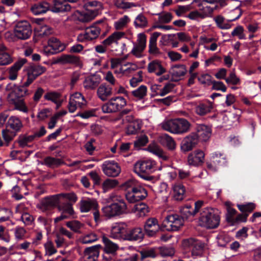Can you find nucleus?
Listing matches in <instances>:
<instances>
[{
    "instance_id": "obj_31",
    "label": "nucleus",
    "mask_w": 261,
    "mask_h": 261,
    "mask_svg": "<svg viewBox=\"0 0 261 261\" xmlns=\"http://www.w3.org/2000/svg\"><path fill=\"white\" fill-rule=\"evenodd\" d=\"M213 109L212 103L208 101L200 102L195 106V112L199 116H204L210 113Z\"/></svg>"
},
{
    "instance_id": "obj_40",
    "label": "nucleus",
    "mask_w": 261,
    "mask_h": 261,
    "mask_svg": "<svg viewBox=\"0 0 261 261\" xmlns=\"http://www.w3.org/2000/svg\"><path fill=\"white\" fill-rule=\"evenodd\" d=\"M161 35L159 32H154L151 35L149 43V52L151 54L156 55L160 53L159 49L156 46L157 38Z\"/></svg>"
},
{
    "instance_id": "obj_43",
    "label": "nucleus",
    "mask_w": 261,
    "mask_h": 261,
    "mask_svg": "<svg viewBox=\"0 0 261 261\" xmlns=\"http://www.w3.org/2000/svg\"><path fill=\"white\" fill-rule=\"evenodd\" d=\"M13 62L10 54L7 51V48L4 46H0V65H7Z\"/></svg>"
},
{
    "instance_id": "obj_35",
    "label": "nucleus",
    "mask_w": 261,
    "mask_h": 261,
    "mask_svg": "<svg viewBox=\"0 0 261 261\" xmlns=\"http://www.w3.org/2000/svg\"><path fill=\"white\" fill-rule=\"evenodd\" d=\"M198 140L206 141L211 137L212 131L210 127L204 124H200L197 128Z\"/></svg>"
},
{
    "instance_id": "obj_34",
    "label": "nucleus",
    "mask_w": 261,
    "mask_h": 261,
    "mask_svg": "<svg viewBox=\"0 0 261 261\" xmlns=\"http://www.w3.org/2000/svg\"><path fill=\"white\" fill-rule=\"evenodd\" d=\"M57 62L62 64H72L76 66L81 65L80 58L78 56L71 55H63L57 59Z\"/></svg>"
},
{
    "instance_id": "obj_59",
    "label": "nucleus",
    "mask_w": 261,
    "mask_h": 261,
    "mask_svg": "<svg viewBox=\"0 0 261 261\" xmlns=\"http://www.w3.org/2000/svg\"><path fill=\"white\" fill-rule=\"evenodd\" d=\"M147 93V87L145 86L142 85L137 89L132 92V94L134 97L138 99H143Z\"/></svg>"
},
{
    "instance_id": "obj_5",
    "label": "nucleus",
    "mask_w": 261,
    "mask_h": 261,
    "mask_svg": "<svg viewBox=\"0 0 261 261\" xmlns=\"http://www.w3.org/2000/svg\"><path fill=\"white\" fill-rule=\"evenodd\" d=\"M103 25L100 21H97L92 25L86 28L85 31L80 34L77 40L80 42H87L96 39L99 36Z\"/></svg>"
},
{
    "instance_id": "obj_57",
    "label": "nucleus",
    "mask_w": 261,
    "mask_h": 261,
    "mask_svg": "<svg viewBox=\"0 0 261 261\" xmlns=\"http://www.w3.org/2000/svg\"><path fill=\"white\" fill-rule=\"evenodd\" d=\"M34 140L32 135L25 136L21 135L19 136L16 142L18 143L19 146L23 148L28 145V144Z\"/></svg>"
},
{
    "instance_id": "obj_25",
    "label": "nucleus",
    "mask_w": 261,
    "mask_h": 261,
    "mask_svg": "<svg viewBox=\"0 0 261 261\" xmlns=\"http://www.w3.org/2000/svg\"><path fill=\"white\" fill-rule=\"evenodd\" d=\"M112 94V88L105 83L101 84L97 89V95L103 101H106Z\"/></svg>"
},
{
    "instance_id": "obj_26",
    "label": "nucleus",
    "mask_w": 261,
    "mask_h": 261,
    "mask_svg": "<svg viewBox=\"0 0 261 261\" xmlns=\"http://www.w3.org/2000/svg\"><path fill=\"white\" fill-rule=\"evenodd\" d=\"M147 71L149 73H154L158 76H160L166 72V69L162 66L161 62L157 60L152 61L148 64Z\"/></svg>"
},
{
    "instance_id": "obj_12",
    "label": "nucleus",
    "mask_w": 261,
    "mask_h": 261,
    "mask_svg": "<svg viewBox=\"0 0 261 261\" xmlns=\"http://www.w3.org/2000/svg\"><path fill=\"white\" fill-rule=\"evenodd\" d=\"M29 86L25 85V82L22 86H16L12 83L8 84L6 87V90L9 91L8 97L20 98L28 95V91L27 87Z\"/></svg>"
},
{
    "instance_id": "obj_41",
    "label": "nucleus",
    "mask_w": 261,
    "mask_h": 261,
    "mask_svg": "<svg viewBox=\"0 0 261 261\" xmlns=\"http://www.w3.org/2000/svg\"><path fill=\"white\" fill-rule=\"evenodd\" d=\"M48 47L53 49V51L49 50V51L53 54L62 51L65 48V45L62 44L58 39L55 38L49 39Z\"/></svg>"
},
{
    "instance_id": "obj_9",
    "label": "nucleus",
    "mask_w": 261,
    "mask_h": 261,
    "mask_svg": "<svg viewBox=\"0 0 261 261\" xmlns=\"http://www.w3.org/2000/svg\"><path fill=\"white\" fill-rule=\"evenodd\" d=\"M125 33L123 32H114L102 41V44L95 46L96 51L100 54L105 53L107 51V47L108 46H111L113 43L118 44V41L121 38L125 37Z\"/></svg>"
},
{
    "instance_id": "obj_45",
    "label": "nucleus",
    "mask_w": 261,
    "mask_h": 261,
    "mask_svg": "<svg viewBox=\"0 0 261 261\" xmlns=\"http://www.w3.org/2000/svg\"><path fill=\"white\" fill-rule=\"evenodd\" d=\"M198 6L200 8V10L202 12L205 18L210 17L213 14L214 11L217 8L218 5L212 6L203 2H199Z\"/></svg>"
},
{
    "instance_id": "obj_36",
    "label": "nucleus",
    "mask_w": 261,
    "mask_h": 261,
    "mask_svg": "<svg viewBox=\"0 0 261 261\" xmlns=\"http://www.w3.org/2000/svg\"><path fill=\"white\" fill-rule=\"evenodd\" d=\"M186 67L184 65L173 66L170 69V73L175 81H178L187 73Z\"/></svg>"
},
{
    "instance_id": "obj_58",
    "label": "nucleus",
    "mask_w": 261,
    "mask_h": 261,
    "mask_svg": "<svg viewBox=\"0 0 261 261\" xmlns=\"http://www.w3.org/2000/svg\"><path fill=\"white\" fill-rule=\"evenodd\" d=\"M61 95L57 92H48L44 95V98L47 100H50L56 103L58 106L60 105V101Z\"/></svg>"
},
{
    "instance_id": "obj_38",
    "label": "nucleus",
    "mask_w": 261,
    "mask_h": 261,
    "mask_svg": "<svg viewBox=\"0 0 261 261\" xmlns=\"http://www.w3.org/2000/svg\"><path fill=\"white\" fill-rule=\"evenodd\" d=\"M139 183L135 179H129L126 180L121 185V188L125 191V195L126 198L129 193H132L139 185Z\"/></svg>"
},
{
    "instance_id": "obj_21",
    "label": "nucleus",
    "mask_w": 261,
    "mask_h": 261,
    "mask_svg": "<svg viewBox=\"0 0 261 261\" xmlns=\"http://www.w3.org/2000/svg\"><path fill=\"white\" fill-rule=\"evenodd\" d=\"M80 209L82 213H87L95 210L98 207V204L95 199L86 198L82 199L79 202Z\"/></svg>"
},
{
    "instance_id": "obj_50",
    "label": "nucleus",
    "mask_w": 261,
    "mask_h": 261,
    "mask_svg": "<svg viewBox=\"0 0 261 261\" xmlns=\"http://www.w3.org/2000/svg\"><path fill=\"white\" fill-rule=\"evenodd\" d=\"M17 133L11 130L7 127L2 131V135L5 143H3V145L8 146L9 143L11 142L14 138L16 136Z\"/></svg>"
},
{
    "instance_id": "obj_48",
    "label": "nucleus",
    "mask_w": 261,
    "mask_h": 261,
    "mask_svg": "<svg viewBox=\"0 0 261 261\" xmlns=\"http://www.w3.org/2000/svg\"><path fill=\"white\" fill-rule=\"evenodd\" d=\"M85 6L87 9L91 8V9H89L93 13H96V15H98L99 11L102 9V4L100 2L97 1H91L90 2H86Z\"/></svg>"
},
{
    "instance_id": "obj_16",
    "label": "nucleus",
    "mask_w": 261,
    "mask_h": 261,
    "mask_svg": "<svg viewBox=\"0 0 261 261\" xmlns=\"http://www.w3.org/2000/svg\"><path fill=\"white\" fill-rule=\"evenodd\" d=\"M46 68L40 65L30 66L27 71L28 79L25 82V86H29L39 75L45 72Z\"/></svg>"
},
{
    "instance_id": "obj_44",
    "label": "nucleus",
    "mask_w": 261,
    "mask_h": 261,
    "mask_svg": "<svg viewBox=\"0 0 261 261\" xmlns=\"http://www.w3.org/2000/svg\"><path fill=\"white\" fill-rule=\"evenodd\" d=\"M102 241L105 245L104 250L108 253H113L118 249L117 244L112 242L106 236L102 237Z\"/></svg>"
},
{
    "instance_id": "obj_3",
    "label": "nucleus",
    "mask_w": 261,
    "mask_h": 261,
    "mask_svg": "<svg viewBox=\"0 0 261 261\" xmlns=\"http://www.w3.org/2000/svg\"><path fill=\"white\" fill-rule=\"evenodd\" d=\"M155 165V162L151 160L140 161L135 164L134 171L141 178L150 180L153 178L149 174L154 170Z\"/></svg>"
},
{
    "instance_id": "obj_62",
    "label": "nucleus",
    "mask_w": 261,
    "mask_h": 261,
    "mask_svg": "<svg viewBox=\"0 0 261 261\" xmlns=\"http://www.w3.org/2000/svg\"><path fill=\"white\" fill-rule=\"evenodd\" d=\"M214 20L218 28L221 29H229L231 25L228 23H225V18L221 15H218L214 18Z\"/></svg>"
},
{
    "instance_id": "obj_39",
    "label": "nucleus",
    "mask_w": 261,
    "mask_h": 261,
    "mask_svg": "<svg viewBox=\"0 0 261 261\" xmlns=\"http://www.w3.org/2000/svg\"><path fill=\"white\" fill-rule=\"evenodd\" d=\"M8 100L11 104L14 106L15 109L23 113L28 112V109L23 98L8 97Z\"/></svg>"
},
{
    "instance_id": "obj_55",
    "label": "nucleus",
    "mask_w": 261,
    "mask_h": 261,
    "mask_svg": "<svg viewBox=\"0 0 261 261\" xmlns=\"http://www.w3.org/2000/svg\"><path fill=\"white\" fill-rule=\"evenodd\" d=\"M130 19L127 15H124L114 23V28L117 30H121L129 22Z\"/></svg>"
},
{
    "instance_id": "obj_46",
    "label": "nucleus",
    "mask_w": 261,
    "mask_h": 261,
    "mask_svg": "<svg viewBox=\"0 0 261 261\" xmlns=\"http://www.w3.org/2000/svg\"><path fill=\"white\" fill-rule=\"evenodd\" d=\"M100 83L99 79L96 76L87 77L84 83V87L87 89H94Z\"/></svg>"
},
{
    "instance_id": "obj_51",
    "label": "nucleus",
    "mask_w": 261,
    "mask_h": 261,
    "mask_svg": "<svg viewBox=\"0 0 261 261\" xmlns=\"http://www.w3.org/2000/svg\"><path fill=\"white\" fill-rule=\"evenodd\" d=\"M134 23L136 28H145L148 25V20L147 18L141 13L136 17Z\"/></svg>"
},
{
    "instance_id": "obj_27",
    "label": "nucleus",
    "mask_w": 261,
    "mask_h": 261,
    "mask_svg": "<svg viewBox=\"0 0 261 261\" xmlns=\"http://www.w3.org/2000/svg\"><path fill=\"white\" fill-rule=\"evenodd\" d=\"M144 238L142 229L139 227L131 229L126 231L125 240L129 241H141Z\"/></svg>"
},
{
    "instance_id": "obj_11",
    "label": "nucleus",
    "mask_w": 261,
    "mask_h": 261,
    "mask_svg": "<svg viewBox=\"0 0 261 261\" xmlns=\"http://www.w3.org/2000/svg\"><path fill=\"white\" fill-rule=\"evenodd\" d=\"M101 169L103 173L109 177H115L118 176L121 172L120 165L114 161H106L101 165Z\"/></svg>"
},
{
    "instance_id": "obj_42",
    "label": "nucleus",
    "mask_w": 261,
    "mask_h": 261,
    "mask_svg": "<svg viewBox=\"0 0 261 261\" xmlns=\"http://www.w3.org/2000/svg\"><path fill=\"white\" fill-rule=\"evenodd\" d=\"M148 149L150 152L155 154L163 161H167L169 159L168 155L158 145L154 144H150L148 146Z\"/></svg>"
},
{
    "instance_id": "obj_15",
    "label": "nucleus",
    "mask_w": 261,
    "mask_h": 261,
    "mask_svg": "<svg viewBox=\"0 0 261 261\" xmlns=\"http://www.w3.org/2000/svg\"><path fill=\"white\" fill-rule=\"evenodd\" d=\"M225 155L221 153L215 152L212 154L210 160L207 161V167L211 170H216L219 166L226 164Z\"/></svg>"
},
{
    "instance_id": "obj_64",
    "label": "nucleus",
    "mask_w": 261,
    "mask_h": 261,
    "mask_svg": "<svg viewBox=\"0 0 261 261\" xmlns=\"http://www.w3.org/2000/svg\"><path fill=\"white\" fill-rule=\"evenodd\" d=\"M98 239V236L95 232H90L86 234L81 239L83 244H89L95 242Z\"/></svg>"
},
{
    "instance_id": "obj_18",
    "label": "nucleus",
    "mask_w": 261,
    "mask_h": 261,
    "mask_svg": "<svg viewBox=\"0 0 261 261\" xmlns=\"http://www.w3.org/2000/svg\"><path fill=\"white\" fill-rule=\"evenodd\" d=\"M198 142V136L196 134L191 133L184 138L180 145L181 149L184 152L190 151Z\"/></svg>"
},
{
    "instance_id": "obj_22",
    "label": "nucleus",
    "mask_w": 261,
    "mask_h": 261,
    "mask_svg": "<svg viewBox=\"0 0 261 261\" xmlns=\"http://www.w3.org/2000/svg\"><path fill=\"white\" fill-rule=\"evenodd\" d=\"M100 245H96L86 248L84 252V261H96L99 255Z\"/></svg>"
},
{
    "instance_id": "obj_10",
    "label": "nucleus",
    "mask_w": 261,
    "mask_h": 261,
    "mask_svg": "<svg viewBox=\"0 0 261 261\" xmlns=\"http://www.w3.org/2000/svg\"><path fill=\"white\" fill-rule=\"evenodd\" d=\"M32 32L30 23L25 20L17 22L14 29L15 36L21 40H26L30 38Z\"/></svg>"
},
{
    "instance_id": "obj_8",
    "label": "nucleus",
    "mask_w": 261,
    "mask_h": 261,
    "mask_svg": "<svg viewBox=\"0 0 261 261\" xmlns=\"http://www.w3.org/2000/svg\"><path fill=\"white\" fill-rule=\"evenodd\" d=\"M126 210L127 205L123 200L107 205L102 208V211L106 217L111 218L126 213Z\"/></svg>"
},
{
    "instance_id": "obj_7",
    "label": "nucleus",
    "mask_w": 261,
    "mask_h": 261,
    "mask_svg": "<svg viewBox=\"0 0 261 261\" xmlns=\"http://www.w3.org/2000/svg\"><path fill=\"white\" fill-rule=\"evenodd\" d=\"M126 105V101L122 96H116L111 98L107 102L103 105L102 111L105 113L117 112Z\"/></svg>"
},
{
    "instance_id": "obj_19",
    "label": "nucleus",
    "mask_w": 261,
    "mask_h": 261,
    "mask_svg": "<svg viewBox=\"0 0 261 261\" xmlns=\"http://www.w3.org/2000/svg\"><path fill=\"white\" fill-rule=\"evenodd\" d=\"M126 231L127 225L125 223H116L111 228L110 236L114 239L125 240Z\"/></svg>"
},
{
    "instance_id": "obj_56",
    "label": "nucleus",
    "mask_w": 261,
    "mask_h": 261,
    "mask_svg": "<svg viewBox=\"0 0 261 261\" xmlns=\"http://www.w3.org/2000/svg\"><path fill=\"white\" fill-rule=\"evenodd\" d=\"M141 124L139 120L135 121L129 124L126 128L128 135H133L137 133L141 129Z\"/></svg>"
},
{
    "instance_id": "obj_52",
    "label": "nucleus",
    "mask_w": 261,
    "mask_h": 261,
    "mask_svg": "<svg viewBox=\"0 0 261 261\" xmlns=\"http://www.w3.org/2000/svg\"><path fill=\"white\" fill-rule=\"evenodd\" d=\"M137 215L139 217H144L149 212V208L145 203L141 202L135 205Z\"/></svg>"
},
{
    "instance_id": "obj_14",
    "label": "nucleus",
    "mask_w": 261,
    "mask_h": 261,
    "mask_svg": "<svg viewBox=\"0 0 261 261\" xmlns=\"http://www.w3.org/2000/svg\"><path fill=\"white\" fill-rule=\"evenodd\" d=\"M146 46V36L144 33H140L137 36V43L134 44L130 53L137 58H142Z\"/></svg>"
},
{
    "instance_id": "obj_29",
    "label": "nucleus",
    "mask_w": 261,
    "mask_h": 261,
    "mask_svg": "<svg viewBox=\"0 0 261 261\" xmlns=\"http://www.w3.org/2000/svg\"><path fill=\"white\" fill-rule=\"evenodd\" d=\"M71 6L66 0H54L53 6H50V11L55 12H63L69 11Z\"/></svg>"
},
{
    "instance_id": "obj_13",
    "label": "nucleus",
    "mask_w": 261,
    "mask_h": 261,
    "mask_svg": "<svg viewBox=\"0 0 261 261\" xmlns=\"http://www.w3.org/2000/svg\"><path fill=\"white\" fill-rule=\"evenodd\" d=\"M87 103L85 97L81 93L76 92L72 94L69 100L68 108L69 112L73 113L75 111L77 107L80 108H84Z\"/></svg>"
},
{
    "instance_id": "obj_23",
    "label": "nucleus",
    "mask_w": 261,
    "mask_h": 261,
    "mask_svg": "<svg viewBox=\"0 0 261 261\" xmlns=\"http://www.w3.org/2000/svg\"><path fill=\"white\" fill-rule=\"evenodd\" d=\"M204 159V152L200 150H196L189 154L188 164L190 166H198L203 163Z\"/></svg>"
},
{
    "instance_id": "obj_1",
    "label": "nucleus",
    "mask_w": 261,
    "mask_h": 261,
    "mask_svg": "<svg viewBox=\"0 0 261 261\" xmlns=\"http://www.w3.org/2000/svg\"><path fill=\"white\" fill-rule=\"evenodd\" d=\"M220 217L217 210L208 207L202 208L200 213L199 224L209 229L217 228L220 224Z\"/></svg>"
},
{
    "instance_id": "obj_24",
    "label": "nucleus",
    "mask_w": 261,
    "mask_h": 261,
    "mask_svg": "<svg viewBox=\"0 0 261 261\" xmlns=\"http://www.w3.org/2000/svg\"><path fill=\"white\" fill-rule=\"evenodd\" d=\"M60 203L58 194L47 197L41 201L39 208L43 211L52 208Z\"/></svg>"
},
{
    "instance_id": "obj_6",
    "label": "nucleus",
    "mask_w": 261,
    "mask_h": 261,
    "mask_svg": "<svg viewBox=\"0 0 261 261\" xmlns=\"http://www.w3.org/2000/svg\"><path fill=\"white\" fill-rule=\"evenodd\" d=\"M184 220L177 214H171L166 217L162 227L168 231H178L183 225Z\"/></svg>"
},
{
    "instance_id": "obj_49",
    "label": "nucleus",
    "mask_w": 261,
    "mask_h": 261,
    "mask_svg": "<svg viewBox=\"0 0 261 261\" xmlns=\"http://www.w3.org/2000/svg\"><path fill=\"white\" fill-rule=\"evenodd\" d=\"M59 211L65 214L67 216L71 217L74 214V210L72 205L70 203L63 202L60 203L58 205Z\"/></svg>"
},
{
    "instance_id": "obj_4",
    "label": "nucleus",
    "mask_w": 261,
    "mask_h": 261,
    "mask_svg": "<svg viewBox=\"0 0 261 261\" xmlns=\"http://www.w3.org/2000/svg\"><path fill=\"white\" fill-rule=\"evenodd\" d=\"M182 246L185 250H191V254L194 257L202 256L206 248L205 243L192 238L184 240Z\"/></svg>"
},
{
    "instance_id": "obj_33",
    "label": "nucleus",
    "mask_w": 261,
    "mask_h": 261,
    "mask_svg": "<svg viewBox=\"0 0 261 261\" xmlns=\"http://www.w3.org/2000/svg\"><path fill=\"white\" fill-rule=\"evenodd\" d=\"M186 189L185 186L180 183H176L172 186V197L177 201L184 199L185 197Z\"/></svg>"
},
{
    "instance_id": "obj_28",
    "label": "nucleus",
    "mask_w": 261,
    "mask_h": 261,
    "mask_svg": "<svg viewBox=\"0 0 261 261\" xmlns=\"http://www.w3.org/2000/svg\"><path fill=\"white\" fill-rule=\"evenodd\" d=\"M25 59H20L16 61L9 69L8 77L11 80H15L17 79L18 72L27 62Z\"/></svg>"
},
{
    "instance_id": "obj_17",
    "label": "nucleus",
    "mask_w": 261,
    "mask_h": 261,
    "mask_svg": "<svg viewBox=\"0 0 261 261\" xmlns=\"http://www.w3.org/2000/svg\"><path fill=\"white\" fill-rule=\"evenodd\" d=\"M147 196V192L146 190L139 184L132 193H128L126 199L129 203H135L143 200Z\"/></svg>"
},
{
    "instance_id": "obj_47",
    "label": "nucleus",
    "mask_w": 261,
    "mask_h": 261,
    "mask_svg": "<svg viewBox=\"0 0 261 261\" xmlns=\"http://www.w3.org/2000/svg\"><path fill=\"white\" fill-rule=\"evenodd\" d=\"M44 164L50 168H56L64 164V161L58 158L47 156L44 159Z\"/></svg>"
},
{
    "instance_id": "obj_61",
    "label": "nucleus",
    "mask_w": 261,
    "mask_h": 261,
    "mask_svg": "<svg viewBox=\"0 0 261 261\" xmlns=\"http://www.w3.org/2000/svg\"><path fill=\"white\" fill-rule=\"evenodd\" d=\"M123 66H127V68L124 69L122 66L120 68L119 71L115 70V72L116 73H122L123 74L130 73L136 70L138 68V67L136 64L130 63H127V64H124Z\"/></svg>"
},
{
    "instance_id": "obj_30",
    "label": "nucleus",
    "mask_w": 261,
    "mask_h": 261,
    "mask_svg": "<svg viewBox=\"0 0 261 261\" xmlns=\"http://www.w3.org/2000/svg\"><path fill=\"white\" fill-rule=\"evenodd\" d=\"M6 127L18 133L23 127V124L19 118L12 116L8 120Z\"/></svg>"
},
{
    "instance_id": "obj_37",
    "label": "nucleus",
    "mask_w": 261,
    "mask_h": 261,
    "mask_svg": "<svg viewBox=\"0 0 261 261\" xmlns=\"http://www.w3.org/2000/svg\"><path fill=\"white\" fill-rule=\"evenodd\" d=\"M160 143L167 147L170 150H174L176 147V143L174 139L166 134H163L159 137Z\"/></svg>"
},
{
    "instance_id": "obj_63",
    "label": "nucleus",
    "mask_w": 261,
    "mask_h": 261,
    "mask_svg": "<svg viewBox=\"0 0 261 261\" xmlns=\"http://www.w3.org/2000/svg\"><path fill=\"white\" fill-rule=\"evenodd\" d=\"M160 253L162 256H171L175 253V249L172 246H163L159 248Z\"/></svg>"
},
{
    "instance_id": "obj_20",
    "label": "nucleus",
    "mask_w": 261,
    "mask_h": 261,
    "mask_svg": "<svg viewBox=\"0 0 261 261\" xmlns=\"http://www.w3.org/2000/svg\"><path fill=\"white\" fill-rule=\"evenodd\" d=\"M161 228L158 220L155 218L148 219L144 225V230L149 237L154 236Z\"/></svg>"
},
{
    "instance_id": "obj_53",
    "label": "nucleus",
    "mask_w": 261,
    "mask_h": 261,
    "mask_svg": "<svg viewBox=\"0 0 261 261\" xmlns=\"http://www.w3.org/2000/svg\"><path fill=\"white\" fill-rule=\"evenodd\" d=\"M60 203L62 200H68L67 203H70L73 205L77 200V197L74 193H60L58 194Z\"/></svg>"
},
{
    "instance_id": "obj_32",
    "label": "nucleus",
    "mask_w": 261,
    "mask_h": 261,
    "mask_svg": "<svg viewBox=\"0 0 261 261\" xmlns=\"http://www.w3.org/2000/svg\"><path fill=\"white\" fill-rule=\"evenodd\" d=\"M31 10L35 15L43 14L50 10V5L49 3L43 1L33 5Z\"/></svg>"
},
{
    "instance_id": "obj_54",
    "label": "nucleus",
    "mask_w": 261,
    "mask_h": 261,
    "mask_svg": "<svg viewBox=\"0 0 261 261\" xmlns=\"http://www.w3.org/2000/svg\"><path fill=\"white\" fill-rule=\"evenodd\" d=\"M78 19L82 22H88L93 20L97 15L96 13H92L89 11L87 12L79 13Z\"/></svg>"
},
{
    "instance_id": "obj_60",
    "label": "nucleus",
    "mask_w": 261,
    "mask_h": 261,
    "mask_svg": "<svg viewBox=\"0 0 261 261\" xmlns=\"http://www.w3.org/2000/svg\"><path fill=\"white\" fill-rule=\"evenodd\" d=\"M118 184L116 179H107L104 181L102 185V188L104 192H106L109 190L115 188Z\"/></svg>"
},
{
    "instance_id": "obj_2",
    "label": "nucleus",
    "mask_w": 261,
    "mask_h": 261,
    "mask_svg": "<svg viewBox=\"0 0 261 261\" xmlns=\"http://www.w3.org/2000/svg\"><path fill=\"white\" fill-rule=\"evenodd\" d=\"M165 130L175 134H183L190 130L191 124L184 118H177L165 121L161 124Z\"/></svg>"
}]
</instances>
